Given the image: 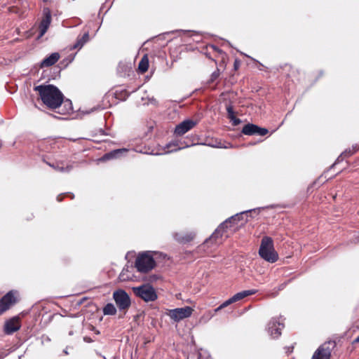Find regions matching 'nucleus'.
I'll return each instance as SVG.
<instances>
[{
  "instance_id": "nucleus-1",
  "label": "nucleus",
  "mask_w": 359,
  "mask_h": 359,
  "mask_svg": "<svg viewBox=\"0 0 359 359\" xmlns=\"http://www.w3.org/2000/svg\"><path fill=\"white\" fill-rule=\"evenodd\" d=\"M39 93L43 103L50 109L59 107L64 99L60 90L53 85H40L34 88Z\"/></svg>"
},
{
  "instance_id": "nucleus-2",
  "label": "nucleus",
  "mask_w": 359,
  "mask_h": 359,
  "mask_svg": "<svg viewBox=\"0 0 359 359\" xmlns=\"http://www.w3.org/2000/svg\"><path fill=\"white\" fill-rule=\"evenodd\" d=\"M259 255L269 263H274L278 259V254L273 245V241L269 236H264L261 241Z\"/></svg>"
},
{
  "instance_id": "nucleus-3",
  "label": "nucleus",
  "mask_w": 359,
  "mask_h": 359,
  "mask_svg": "<svg viewBox=\"0 0 359 359\" xmlns=\"http://www.w3.org/2000/svg\"><path fill=\"white\" fill-rule=\"evenodd\" d=\"M154 255L156 252L147 251L140 254L135 260V267L141 273H147L155 266Z\"/></svg>"
},
{
  "instance_id": "nucleus-4",
  "label": "nucleus",
  "mask_w": 359,
  "mask_h": 359,
  "mask_svg": "<svg viewBox=\"0 0 359 359\" xmlns=\"http://www.w3.org/2000/svg\"><path fill=\"white\" fill-rule=\"evenodd\" d=\"M252 210L243 211L240 213H237L233 216H231L229 219H226L224 222H222L217 229H215V231L213 232V233L210 236L209 238L206 239L204 242L203 245L205 243H208L209 242L215 241L217 238L221 237L222 233V231L224 228H228V224L231 223H235L236 221H240L241 219H243V217L244 215H247L248 213L250 212Z\"/></svg>"
},
{
  "instance_id": "nucleus-5",
  "label": "nucleus",
  "mask_w": 359,
  "mask_h": 359,
  "mask_svg": "<svg viewBox=\"0 0 359 359\" xmlns=\"http://www.w3.org/2000/svg\"><path fill=\"white\" fill-rule=\"evenodd\" d=\"M132 290L137 297L147 302H154L158 297L155 289L149 284H144L138 287H133Z\"/></svg>"
},
{
  "instance_id": "nucleus-6",
  "label": "nucleus",
  "mask_w": 359,
  "mask_h": 359,
  "mask_svg": "<svg viewBox=\"0 0 359 359\" xmlns=\"http://www.w3.org/2000/svg\"><path fill=\"white\" fill-rule=\"evenodd\" d=\"M194 311L190 306L177 308L168 310L167 315L175 322H180L185 318H189Z\"/></svg>"
},
{
  "instance_id": "nucleus-7",
  "label": "nucleus",
  "mask_w": 359,
  "mask_h": 359,
  "mask_svg": "<svg viewBox=\"0 0 359 359\" xmlns=\"http://www.w3.org/2000/svg\"><path fill=\"white\" fill-rule=\"evenodd\" d=\"M113 298L120 311L126 310L130 306V298L123 290H118L113 293Z\"/></svg>"
},
{
  "instance_id": "nucleus-8",
  "label": "nucleus",
  "mask_w": 359,
  "mask_h": 359,
  "mask_svg": "<svg viewBox=\"0 0 359 359\" xmlns=\"http://www.w3.org/2000/svg\"><path fill=\"white\" fill-rule=\"evenodd\" d=\"M334 343L327 341L320 346L314 352L311 359H330Z\"/></svg>"
},
{
  "instance_id": "nucleus-9",
  "label": "nucleus",
  "mask_w": 359,
  "mask_h": 359,
  "mask_svg": "<svg viewBox=\"0 0 359 359\" xmlns=\"http://www.w3.org/2000/svg\"><path fill=\"white\" fill-rule=\"evenodd\" d=\"M284 327L283 323L276 318H272L267 325V331L273 339L279 337L281 334V330Z\"/></svg>"
},
{
  "instance_id": "nucleus-10",
  "label": "nucleus",
  "mask_w": 359,
  "mask_h": 359,
  "mask_svg": "<svg viewBox=\"0 0 359 359\" xmlns=\"http://www.w3.org/2000/svg\"><path fill=\"white\" fill-rule=\"evenodd\" d=\"M43 19L39 25V38L42 37L46 34L51 22V13L48 8H43Z\"/></svg>"
},
{
  "instance_id": "nucleus-11",
  "label": "nucleus",
  "mask_w": 359,
  "mask_h": 359,
  "mask_svg": "<svg viewBox=\"0 0 359 359\" xmlns=\"http://www.w3.org/2000/svg\"><path fill=\"white\" fill-rule=\"evenodd\" d=\"M16 302L13 291L8 292L0 299V315L4 313Z\"/></svg>"
},
{
  "instance_id": "nucleus-12",
  "label": "nucleus",
  "mask_w": 359,
  "mask_h": 359,
  "mask_svg": "<svg viewBox=\"0 0 359 359\" xmlns=\"http://www.w3.org/2000/svg\"><path fill=\"white\" fill-rule=\"evenodd\" d=\"M266 128H260L257 125L252 123H248L245 125L242 129V133L246 135H259L264 136L268 133Z\"/></svg>"
},
{
  "instance_id": "nucleus-13",
  "label": "nucleus",
  "mask_w": 359,
  "mask_h": 359,
  "mask_svg": "<svg viewBox=\"0 0 359 359\" xmlns=\"http://www.w3.org/2000/svg\"><path fill=\"white\" fill-rule=\"evenodd\" d=\"M21 324L20 322V318L17 316H15L6 321L4 326V332L6 334H12L15 332L19 330Z\"/></svg>"
},
{
  "instance_id": "nucleus-14",
  "label": "nucleus",
  "mask_w": 359,
  "mask_h": 359,
  "mask_svg": "<svg viewBox=\"0 0 359 359\" xmlns=\"http://www.w3.org/2000/svg\"><path fill=\"white\" fill-rule=\"evenodd\" d=\"M196 124V122L191 120H185L178 124L175 129V134L178 136H182L187 132L193 128Z\"/></svg>"
},
{
  "instance_id": "nucleus-15",
  "label": "nucleus",
  "mask_w": 359,
  "mask_h": 359,
  "mask_svg": "<svg viewBox=\"0 0 359 359\" xmlns=\"http://www.w3.org/2000/svg\"><path fill=\"white\" fill-rule=\"evenodd\" d=\"M188 147L189 145H182V143L178 141H173L165 145V147L163 148L164 152L163 154H168L170 152L177 151Z\"/></svg>"
},
{
  "instance_id": "nucleus-16",
  "label": "nucleus",
  "mask_w": 359,
  "mask_h": 359,
  "mask_svg": "<svg viewBox=\"0 0 359 359\" xmlns=\"http://www.w3.org/2000/svg\"><path fill=\"white\" fill-rule=\"evenodd\" d=\"M174 238L180 243H186L191 241L195 237L194 232L189 233H175L173 235Z\"/></svg>"
},
{
  "instance_id": "nucleus-17",
  "label": "nucleus",
  "mask_w": 359,
  "mask_h": 359,
  "mask_svg": "<svg viewBox=\"0 0 359 359\" xmlns=\"http://www.w3.org/2000/svg\"><path fill=\"white\" fill-rule=\"evenodd\" d=\"M255 292H256V291L253 290H244V291L236 293V294H234L233 297H231L226 301L228 302L229 304L230 305L234 302H236L238 301L243 299V298H245L249 295L254 294Z\"/></svg>"
},
{
  "instance_id": "nucleus-18",
  "label": "nucleus",
  "mask_w": 359,
  "mask_h": 359,
  "mask_svg": "<svg viewBox=\"0 0 359 359\" xmlns=\"http://www.w3.org/2000/svg\"><path fill=\"white\" fill-rule=\"evenodd\" d=\"M60 59V55L57 53H53L43 59L41 63V67H48L55 65Z\"/></svg>"
},
{
  "instance_id": "nucleus-19",
  "label": "nucleus",
  "mask_w": 359,
  "mask_h": 359,
  "mask_svg": "<svg viewBox=\"0 0 359 359\" xmlns=\"http://www.w3.org/2000/svg\"><path fill=\"white\" fill-rule=\"evenodd\" d=\"M49 166L53 168L57 171L61 172H69L72 169V165H67L65 166V164L62 161H57L55 163H48Z\"/></svg>"
},
{
  "instance_id": "nucleus-20",
  "label": "nucleus",
  "mask_w": 359,
  "mask_h": 359,
  "mask_svg": "<svg viewBox=\"0 0 359 359\" xmlns=\"http://www.w3.org/2000/svg\"><path fill=\"white\" fill-rule=\"evenodd\" d=\"M89 40L88 32H86L81 36H78L76 43L74 44L73 49H81L84 44Z\"/></svg>"
},
{
  "instance_id": "nucleus-21",
  "label": "nucleus",
  "mask_w": 359,
  "mask_h": 359,
  "mask_svg": "<svg viewBox=\"0 0 359 359\" xmlns=\"http://www.w3.org/2000/svg\"><path fill=\"white\" fill-rule=\"evenodd\" d=\"M133 278V275L131 271L129 270V266H126L123 269L122 271L119 274L118 279L121 282L128 281L132 280Z\"/></svg>"
},
{
  "instance_id": "nucleus-22",
  "label": "nucleus",
  "mask_w": 359,
  "mask_h": 359,
  "mask_svg": "<svg viewBox=\"0 0 359 359\" xmlns=\"http://www.w3.org/2000/svg\"><path fill=\"white\" fill-rule=\"evenodd\" d=\"M149 67V60L147 55H144L141 59L139 65L138 69L141 73H144L147 71Z\"/></svg>"
},
{
  "instance_id": "nucleus-23",
  "label": "nucleus",
  "mask_w": 359,
  "mask_h": 359,
  "mask_svg": "<svg viewBox=\"0 0 359 359\" xmlns=\"http://www.w3.org/2000/svg\"><path fill=\"white\" fill-rule=\"evenodd\" d=\"M128 150L126 149H115L109 153H107L104 156H103V159L104 160H109V159H111V158H116L119 154H122L123 152H126Z\"/></svg>"
},
{
  "instance_id": "nucleus-24",
  "label": "nucleus",
  "mask_w": 359,
  "mask_h": 359,
  "mask_svg": "<svg viewBox=\"0 0 359 359\" xmlns=\"http://www.w3.org/2000/svg\"><path fill=\"white\" fill-rule=\"evenodd\" d=\"M103 313L104 315H115L116 313V309L113 304L108 303L103 308Z\"/></svg>"
},
{
  "instance_id": "nucleus-25",
  "label": "nucleus",
  "mask_w": 359,
  "mask_h": 359,
  "mask_svg": "<svg viewBox=\"0 0 359 359\" xmlns=\"http://www.w3.org/2000/svg\"><path fill=\"white\" fill-rule=\"evenodd\" d=\"M219 76V70L217 69L210 76V82L215 81Z\"/></svg>"
},
{
  "instance_id": "nucleus-26",
  "label": "nucleus",
  "mask_w": 359,
  "mask_h": 359,
  "mask_svg": "<svg viewBox=\"0 0 359 359\" xmlns=\"http://www.w3.org/2000/svg\"><path fill=\"white\" fill-rule=\"evenodd\" d=\"M355 150H356V149H353L352 150L351 149L346 150L344 153L341 154V156L337 158V161H339V158L342 156H344L345 157L351 156L355 152Z\"/></svg>"
},
{
  "instance_id": "nucleus-27",
  "label": "nucleus",
  "mask_w": 359,
  "mask_h": 359,
  "mask_svg": "<svg viewBox=\"0 0 359 359\" xmlns=\"http://www.w3.org/2000/svg\"><path fill=\"white\" fill-rule=\"evenodd\" d=\"M226 111H227V113H228V116L229 118L231 119V118H234V111H233V107L231 106H228L226 107Z\"/></svg>"
},
{
  "instance_id": "nucleus-28",
  "label": "nucleus",
  "mask_w": 359,
  "mask_h": 359,
  "mask_svg": "<svg viewBox=\"0 0 359 359\" xmlns=\"http://www.w3.org/2000/svg\"><path fill=\"white\" fill-rule=\"evenodd\" d=\"M229 304L228 303V302L226 300L224 302H223L219 306H218L217 308H216L214 311L215 313L219 311L220 310H222V309L228 306Z\"/></svg>"
},
{
  "instance_id": "nucleus-29",
  "label": "nucleus",
  "mask_w": 359,
  "mask_h": 359,
  "mask_svg": "<svg viewBox=\"0 0 359 359\" xmlns=\"http://www.w3.org/2000/svg\"><path fill=\"white\" fill-rule=\"evenodd\" d=\"M198 359H212L211 357L205 352L200 353Z\"/></svg>"
},
{
  "instance_id": "nucleus-30",
  "label": "nucleus",
  "mask_w": 359,
  "mask_h": 359,
  "mask_svg": "<svg viewBox=\"0 0 359 359\" xmlns=\"http://www.w3.org/2000/svg\"><path fill=\"white\" fill-rule=\"evenodd\" d=\"M231 121H233V126H237L241 123V120L239 118H237L236 116H234V118H231Z\"/></svg>"
},
{
  "instance_id": "nucleus-31",
  "label": "nucleus",
  "mask_w": 359,
  "mask_h": 359,
  "mask_svg": "<svg viewBox=\"0 0 359 359\" xmlns=\"http://www.w3.org/2000/svg\"><path fill=\"white\" fill-rule=\"evenodd\" d=\"M8 355L6 351L1 350L0 351V359L4 358Z\"/></svg>"
},
{
  "instance_id": "nucleus-32",
  "label": "nucleus",
  "mask_w": 359,
  "mask_h": 359,
  "mask_svg": "<svg viewBox=\"0 0 359 359\" xmlns=\"http://www.w3.org/2000/svg\"><path fill=\"white\" fill-rule=\"evenodd\" d=\"M354 342L359 343V336L354 340Z\"/></svg>"
},
{
  "instance_id": "nucleus-33",
  "label": "nucleus",
  "mask_w": 359,
  "mask_h": 359,
  "mask_svg": "<svg viewBox=\"0 0 359 359\" xmlns=\"http://www.w3.org/2000/svg\"><path fill=\"white\" fill-rule=\"evenodd\" d=\"M57 200L58 201H61L62 198H60V196H57Z\"/></svg>"
},
{
  "instance_id": "nucleus-34",
  "label": "nucleus",
  "mask_w": 359,
  "mask_h": 359,
  "mask_svg": "<svg viewBox=\"0 0 359 359\" xmlns=\"http://www.w3.org/2000/svg\"><path fill=\"white\" fill-rule=\"evenodd\" d=\"M64 353H65L66 355H67V354H68V352H67V351H66V350H65V351H64Z\"/></svg>"
},
{
  "instance_id": "nucleus-35",
  "label": "nucleus",
  "mask_w": 359,
  "mask_h": 359,
  "mask_svg": "<svg viewBox=\"0 0 359 359\" xmlns=\"http://www.w3.org/2000/svg\"><path fill=\"white\" fill-rule=\"evenodd\" d=\"M48 0H43V1H47Z\"/></svg>"
}]
</instances>
